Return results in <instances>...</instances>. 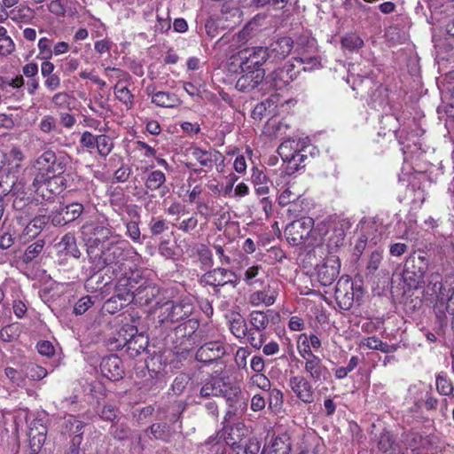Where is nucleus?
<instances>
[{
    "label": "nucleus",
    "mask_w": 454,
    "mask_h": 454,
    "mask_svg": "<svg viewBox=\"0 0 454 454\" xmlns=\"http://www.w3.org/2000/svg\"><path fill=\"white\" fill-rule=\"evenodd\" d=\"M100 371L104 377L113 381L121 380L124 374L122 362L116 355L104 357L100 364Z\"/></svg>",
    "instance_id": "21"
},
{
    "label": "nucleus",
    "mask_w": 454,
    "mask_h": 454,
    "mask_svg": "<svg viewBox=\"0 0 454 454\" xmlns=\"http://www.w3.org/2000/svg\"><path fill=\"white\" fill-rule=\"evenodd\" d=\"M56 128V119L51 115H44L39 123V129L43 133H50Z\"/></svg>",
    "instance_id": "63"
},
{
    "label": "nucleus",
    "mask_w": 454,
    "mask_h": 454,
    "mask_svg": "<svg viewBox=\"0 0 454 454\" xmlns=\"http://www.w3.org/2000/svg\"><path fill=\"white\" fill-rule=\"evenodd\" d=\"M288 386L294 395L303 403L310 404L315 401V390L312 381L302 375H294L288 380Z\"/></svg>",
    "instance_id": "13"
},
{
    "label": "nucleus",
    "mask_w": 454,
    "mask_h": 454,
    "mask_svg": "<svg viewBox=\"0 0 454 454\" xmlns=\"http://www.w3.org/2000/svg\"><path fill=\"white\" fill-rule=\"evenodd\" d=\"M359 228L361 236L359 237L357 248H364L367 243L376 245L385 232V226L382 222L374 218L361 221Z\"/></svg>",
    "instance_id": "9"
},
{
    "label": "nucleus",
    "mask_w": 454,
    "mask_h": 454,
    "mask_svg": "<svg viewBox=\"0 0 454 454\" xmlns=\"http://www.w3.org/2000/svg\"><path fill=\"white\" fill-rule=\"evenodd\" d=\"M166 182V176L160 170H153L149 173L145 180V187L151 191L160 189Z\"/></svg>",
    "instance_id": "35"
},
{
    "label": "nucleus",
    "mask_w": 454,
    "mask_h": 454,
    "mask_svg": "<svg viewBox=\"0 0 454 454\" xmlns=\"http://www.w3.org/2000/svg\"><path fill=\"white\" fill-rule=\"evenodd\" d=\"M4 373L16 387H24L26 386V376L21 372H19L12 367H7L4 370Z\"/></svg>",
    "instance_id": "48"
},
{
    "label": "nucleus",
    "mask_w": 454,
    "mask_h": 454,
    "mask_svg": "<svg viewBox=\"0 0 454 454\" xmlns=\"http://www.w3.org/2000/svg\"><path fill=\"white\" fill-rule=\"evenodd\" d=\"M36 175L33 180L35 193L43 200H50L57 193L51 188L54 178L63 173L64 168L52 151H45L35 161Z\"/></svg>",
    "instance_id": "3"
},
{
    "label": "nucleus",
    "mask_w": 454,
    "mask_h": 454,
    "mask_svg": "<svg viewBox=\"0 0 454 454\" xmlns=\"http://www.w3.org/2000/svg\"><path fill=\"white\" fill-rule=\"evenodd\" d=\"M340 262L338 256L330 254L317 266V276L320 284L324 286H331L340 273Z\"/></svg>",
    "instance_id": "14"
},
{
    "label": "nucleus",
    "mask_w": 454,
    "mask_h": 454,
    "mask_svg": "<svg viewBox=\"0 0 454 454\" xmlns=\"http://www.w3.org/2000/svg\"><path fill=\"white\" fill-rule=\"evenodd\" d=\"M193 309L194 306L192 300L188 297L182 299L176 303L174 301H168L161 306L159 318L162 323L177 322L192 315Z\"/></svg>",
    "instance_id": "6"
},
{
    "label": "nucleus",
    "mask_w": 454,
    "mask_h": 454,
    "mask_svg": "<svg viewBox=\"0 0 454 454\" xmlns=\"http://www.w3.org/2000/svg\"><path fill=\"white\" fill-rule=\"evenodd\" d=\"M436 388L441 395H449L453 391L451 382L445 375L439 374L436 378Z\"/></svg>",
    "instance_id": "55"
},
{
    "label": "nucleus",
    "mask_w": 454,
    "mask_h": 454,
    "mask_svg": "<svg viewBox=\"0 0 454 454\" xmlns=\"http://www.w3.org/2000/svg\"><path fill=\"white\" fill-rule=\"evenodd\" d=\"M93 301L91 300V297L87 295L82 297L78 301L75 303L74 307V312L76 315H82L84 314L92 305Z\"/></svg>",
    "instance_id": "59"
},
{
    "label": "nucleus",
    "mask_w": 454,
    "mask_h": 454,
    "mask_svg": "<svg viewBox=\"0 0 454 454\" xmlns=\"http://www.w3.org/2000/svg\"><path fill=\"white\" fill-rule=\"evenodd\" d=\"M270 448L274 454H288L291 450L289 436L284 434L273 437L270 442Z\"/></svg>",
    "instance_id": "29"
},
{
    "label": "nucleus",
    "mask_w": 454,
    "mask_h": 454,
    "mask_svg": "<svg viewBox=\"0 0 454 454\" xmlns=\"http://www.w3.org/2000/svg\"><path fill=\"white\" fill-rule=\"evenodd\" d=\"M33 206L34 204L30 203V205L25 207L23 210L17 211L18 214L16 215L19 223L25 226L23 235L27 236L28 239L36 237L48 223V218L45 215H37L32 218Z\"/></svg>",
    "instance_id": "8"
},
{
    "label": "nucleus",
    "mask_w": 454,
    "mask_h": 454,
    "mask_svg": "<svg viewBox=\"0 0 454 454\" xmlns=\"http://www.w3.org/2000/svg\"><path fill=\"white\" fill-rule=\"evenodd\" d=\"M224 354L223 345L218 341L207 342L197 351V358L204 362H211L220 358Z\"/></svg>",
    "instance_id": "24"
},
{
    "label": "nucleus",
    "mask_w": 454,
    "mask_h": 454,
    "mask_svg": "<svg viewBox=\"0 0 454 454\" xmlns=\"http://www.w3.org/2000/svg\"><path fill=\"white\" fill-rule=\"evenodd\" d=\"M319 227L314 229V220L309 216H303L294 220L285 229V235L290 244L298 246L303 243L310 244L317 241L314 237L315 232Z\"/></svg>",
    "instance_id": "5"
},
{
    "label": "nucleus",
    "mask_w": 454,
    "mask_h": 454,
    "mask_svg": "<svg viewBox=\"0 0 454 454\" xmlns=\"http://www.w3.org/2000/svg\"><path fill=\"white\" fill-rule=\"evenodd\" d=\"M241 75L237 80L236 89L241 92H250L262 83L265 78L264 69L240 70Z\"/></svg>",
    "instance_id": "18"
},
{
    "label": "nucleus",
    "mask_w": 454,
    "mask_h": 454,
    "mask_svg": "<svg viewBox=\"0 0 454 454\" xmlns=\"http://www.w3.org/2000/svg\"><path fill=\"white\" fill-rule=\"evenodd\" d=\"M39 58L44 60L51 59L52 58V48L51 41L47 37H43L38 42Z\"/></svg>",
    "instance_id": "53"
},
{
    "label": "nucleus",
    "mask_w": 454,
    "mask_h": 454,
    "mask_svg": "<svg viewBox=\"0 0 454 454\" xmlns=\"http://www.w3.org/2000/svg\"><path fill=\"white\" fill-rule=\"evenodd\" d=\"M46 440V429L43 427L42 431L30 429L29 432V453L38 454Z\"/></svg>",
    "instance_id": "28"
},
{
    "label": "nucleus",
    "mask_w": 454,
    "mask_h": 454,
    "mask_svg": "<svg viewBox=\"0 0 454 454\" xmlns=\"http://www.w3.org/2000/svg\"><path fill=\"white\" fill-rule=\"evenodd\" d=\"M33 184L29 186L27 185L26 174L23 173L20 176H16L13 172V188H12V195L14 197L12 205L16 211H21L31 202L28 201L29 197L27 194L35 192Z\"/></svg>",
    "instance_id": "11"
},
{
    "label": "nucleus",
    "mask_w": 454,
    "mask_h": 454,
    "mask_svg": "<svg viewBox=\"0 0 454 454\" xmlns=\"http://www.w3.org/2000/svg\"><path fill=\"white\" fill-rule=\"evenodd\" d=\"M115 293L116 294L109 298L103 306L104 310L110 314L116 313L117 311L121 309L126 303L123 300H121L118 297L117 286H115Z\"/></svg>",
    "instance_id": "45"
},
{
    "label": "nucleus",
    "mask_w": 454,
    "mask_h": 454,
    "mask_svg": "<svg viewBox=\"0 0 454 454\" xmlns=\"http://www.w3.org/2000/svg\"><path fill=\"white\" fill-rule=\"evenodd\" d=\"M267 392L269 409L275 412L280 411L284 403V395L282 391L278 388H270Z\"/></svg>",
    "instance_id": "36"
},
{
    "label": "nucleus",
    "mask_w": 454,
    "mask_h": 454,
    "mask_svg": "<svg viewBox=\"0 0 454 454\" xmlns=\"http://www.w3.org/2000/svg\"><path fill=\"white\" fill-rule=\"evenodd\" d=\"M348 288L352 289V283L348 279H340L335 286V296L337 300L348 298L353 299V293L346 292Z\"/></svg>",
    "instance_id": "51"
},
{
    "label": "nucleus",
    "mask_w": 454,
    "mask_h": 454,
    "mask_svg": "<svg viewBox=\"0 0 454 454\" xmlns=\"http://www.w3.org/2000/svg\"><path fill=\"white\" fill-rule=\"evenodd\" d=\"M251 179L258 195L264 196L269 193L270 182L262 170L254 168Z\"/></svg>",
    "instance_id": "27"
},
{
    "label": "nucleus",
    "mask_w": 454,
    "mask_h": 454,
    "mask_svg": "<svg viewBox=\"0 0 454 454\" xmlns=\"http://www.w3.org/2000/svg\"><path fill=\"white\" fill-rule=\"evenodd\" d=\"M15 49V44L12 39L7 35L0 38V55L1 56H8L10 55Z\"/></svg>",
    "instance_id": "62"
},
{
    "label": "nucleus",
    "mask_w": 454,
    "mask_h": 454,
    "mask_svg": "<svg viewBox=\"0 0 454 454\" xmlns=\"http://www.w3.org/2000/svg\"><path fill=\"white\" fill-rule=\"evenodd\" d=\"M137 333L136 326L130 324L123 325L117 333V341L122 342L125 347L134 335Z\"/></svg>",
    "instance_id": "44"
},
{
    "label": "nucleus",
    "mask_w": 454,
    "mask_h": 454,
    "mask_svg": "<svg viewBox=\"0 0 454 454\" xmlns=\"http://www.w3.org/2000/svg\"><path fill=\"white\" fill-rule=\"evenodd\" d=\"M222 381L219 379H211L206 382L200 388V395L201 397L219 396L223 395Z\"/></svg>",
    "instance_id": "31"
},
{
    "label": "nucleus",
    "mask_w": 454,
    "mask_h": 454,
    "mask_svg": "<svg viewBox=\"0 0 454 454\" xmlns=\"http://www.w3.org/2000/svg\"><path fill=\"white\" fill-rule=\"evenodd\" d=\"M59 246L75 258H79L80 251L76 247L75 238L72 234H66L59 242Z\"/></svg>",
    "instance_id": "41"
},
{
    "label": "nucleus",
    "mask_w": 454,
    "mask_h": 454,
    "mask_svg": "<svg viewBox=\"0 0 454 454\" xmlns=\"http://www.w3.org/2000/svg\"><path fill=\"white\" fill-rule=\"evenodd\" d=\"M201 280L208 286H223L231 285L235 288L239 285L240 278L232 270L224 268H215L205 273Z\"/></svg>",
    "instance_id": "12"
},
{
    "label": "nucleus",
    "mask_w": 454,
    "mask_h": 454,
    "mask_svg": "<svg viewBox=\"0 0 454 454\" xmlns=\"http://www.w3.org/2000/svg\"><path fill=\"white\" fill-rule=\"evenodd\" d=\"M300 140H285L278 148V153L286 164L285 172L292 175L297 171L307 159V146Z\"/></svg>",
    "instance_id": "4"
},
{
    "label": "nucleus",
    "mask_w": 454,
    "mask_h": 454,
    "mask_svg": "<svg viewBox=\"0 0 454 454\" xmlns=\"http://www.w3.org/2000/svg\"><path fill=\"white\" fill-rule=\"evenodd\" d=\"M282 127L283 125L276 120H270L264 127L263 133L270 137H278Z\"/></svg>",
    "instance_id": "60"
},
{
    "label": "nucleus",
    "mask_w": 454,
    "mask_h": 454,
    "mask_svg": "<svg viewBox=\"0 0 454 454\" xmlns=\"http://www.w3.org/2000/svg\"><path fill=\"white\" fill-rule=\"evenodd\" d=\"M82 204L78 202L68 204L53 213L51 223L54 226L65 225L76 220L82 215Z\"/></svg>",
    "instance_id": "20"
},
{
    "label": "nucleus",
    "mask_w": 454,
    "mask_h": 454,
    "mask_svg": "<svg viewBox=\"0 0 454 454\" xmlns=\"http://www.w3.org/2000/svg\"><path fill=\"white\" fill-rule=\"evenodd\" d=\"M278 296V286L276 283H270L262 290L252 292L248 295V303L253 307L273 305Z\"/></svg>",
    "instance_id": "17"
},
{
    "label": "nucleus",
    "mask_w": 454,
    "mask_h": 454,
    "mask_svg": "<svg viewBox=\"0 0 454 454\" xmlns=\"http://www.w3.org/2000/svg\"><path fill=\"white\" fill-rule=\"evenodd\" d=\"M249 321L253 326V330L263 333L269 325V317L263 311L254 310L249 315Z\"/></svg>",
    "instance_id": "33"
},
{
    "label": "nucleus",
    "mask_w": 454,
    "mask_h": 454,
    "mask_svg": "<svg viewBox=\"0 0 454 454\" xmlns=\"http://www.w3.org/2000/svg\"><path fill=\"white\" fill-rule=\"evenodd\" d=\"M47 373L46 369L35 364H29L25 368V376L33 380L43 379Z\"/></svg>",
    "instance_id": "47"
},
{
    "label": "nucleus",
    "mask_w": 454,
    "mask_h": 454,
    "mask_svg": "<svg viewBox=\"0 0 454 454\" xmlns=\"http://www.w3.org/2000/svg\"><path fill=\"white\" fill-rule=\"evenodd\" d=\"M98 136H94L90 131H84L80 138V144L87 148L93 149L97 146Z\"/></svg>",
    "instance_id": "64"
},
{
    "label": "nucleus",
    "mask_w": 454,
    "mask_h": 454,
    "mask_svg": "<svg viewBox=\"0 0 454 454\" xmlns=\"http://www.w3.org/2000/svg\"><path fill=\"white\" fill-rule=\"evenodd\" d=\"M341 45L348 51L358 50L364 45V41L355 34L346 35L341 39Z\"/></svg>",
    "instance_id": "50"
},
{
    "label": "nucleus",
    "mask_w": 454,
    "mask_h": 454,
    "mask_svg": "<svg viewBox=\"0 0 454 454\" xmlns=\"http://www.w3.org/2000/svg\"><path fill=\"white\" fill-rule=\"evenodd\" d=\"M114 94L116 98L123 103L128 109L133 106V95L126 86H122L120 83L116 84L114 88Z\"/></svg>",
    "instance_id": "42"
},
{
    "label": "nucleus",
    "mask_w": 454,
    "mask_h": 454,
    "mask_svg": "<svg viewBox=\"0 0 454 454\" xmlns=\"http://www.w3.org/2000/svg\"><path fill=\"white\" fill-rule=\"evenodd\" d=\"M126 234L134 241L137 243H141L140 236V229L137 221H129L126 223Z\"/></svg>",
    "instance_id": "57"
},
{
    "label": "nucleus",
    "mask_w": 454,
    "mask_h": 454,
    "mask_svg": "<svg viewBox=\"0 0 454 454\" xmlns=\"http://www.w3.org/2000/svg\"><path fill=\"white\" fill-rule=\"evenodd\" d=\"M261 271H262L261 265H252L245 270L243 280L247 286H253L259 282L260 279L256 278L260 276Z\"/></svg>",
    "instance_id": "49"
},
{
    "label": "nucleus",
    "mask_w": 454,
    "mask_h": 454,
    "mask_svg": "<svg viewBox=\"0 0 454 454\" xmlns=\"http://www.w3.org/2000/svg\"><path fill=\"white\" fill-rule=\"evenodd\" d=\"M71 99L72 98L67 93L59 92L52 97L51 101L55 107L70 109Z\"/></svg>",
    "instance_id": "56"
},
{
    "label": "nucleus",
    "mask_w": 454,
    "mask_h": 454,
    "mask_svg": "<svg viewBox=\"0 0 454 454\" xmlns=\"http://www.w3.org/2000/svg\"><path fill=\"white\" fill-rule=\"evenodd\" d=\"M148 345L147 337L143 333H136L132 339L128 341L125 346L126 350L130 353V356H137L142 351L145 350Z\"/></svg>",
    "instance_id": "30"
},
{
    "label": "nucleus",
    "mask_w": 454,
    "mask_h": 454,
    "mask_svg": "<svg viewBox=\"0 0 454 454\" xmlns=\"http://www.w3.org/2000/svg\"><path fill=\"white\" fill-rule=\"evenodd\" d=\"M149 228L153 235H160L168 230V225L166 220L153 217L150 221Z\"/></svg>",
    "instance_id": "54"
},
{
    "label": "nucleus",
    "mask_w": 454,
    "mask_h": 454,
    "mask_svg": "<svg viewBox=\"0 0 454 454\" xmlns=\"http://www.w3.org/2000/svg\"><path fill=\"white\" fill-rule=\"evenodd\" d=\"M249 434L248 428L243 422H236L225 428L224 440L231 447L239 446L242 440Z\"/></svg>",
    "instance_id": "23"
},
{
    "label": "nucleus",
    "mask_w": 454,
    "mask_h": 454,
    "mask_svg": "<svg viewBox=\"0 0 454 454\" xmlns=\"http://www.w3.org/2000/svg\"><path fill=\"white\" fill-rule=\"evenodd\" d=\"M198 225V219L196 215H192L187 219H184L177 226V229L183 232L189 233L195 230Z\"/></svg>",
    "instance_id": "61"
},
{
    "label": "nucleus",
    "mask_w": 454,
    "mask_h": 454,
    "mask_svg": "<svg viewBox=\"0 0 454 454\" xmlns=\"http://www.w3.org/2000/svg\"><path fill=\"white\" fill-rule=\"evenodd\" d=\"M296 74L297 72L294 71V66L287 63L269 74L266 77V82L275 90H282L296 78Z\"/></svg>",
    "instance_id": "16"
},
{
    "label": "nucleus",
    "mask_w": 454,
    "mask_h": 454,
    "mask_svg": "<svg viewBox=\"0 0 454 454\" xmlns=\"http://www.w3.org/2000/svg\"><path fill=\"white\" fill-rule=\"evenodd\" d=\"M23 160L24 154L19 147L13 146L7 153L0 152V169L14 172L13 170L20 168Z\"/></svg>",
    "instance_id": "22"
},
{
    "label": "nucleus",
    "mask_w": 454,
    "mask_h": 454,
    "mask_svg": "<svg viewBox=\"0 0 454 454\" xmlns=\"http://www.w3.org/2000/svg\"><path fill=\"white\" fill-rule=\"evenodd\" d=\"M230 329L237 338H243L247 333V323L239 315L231 321Z\"/></svg>",
    "instance_id": "43"
},
{
    "label": "nucleus",
    "mask_w": 454,
    "mask_h": 454,
    "mask_svg": "<svg viewBox=\"0 0 454 454\" xmlns=\"http://www.w3.org/2000/svg\"><path fill=\"white\" fill-rule=\"evenodd\" d=\"M82 233L90 254H95V249L100 250L94 269L97 271L106 266H112L113 273L118 280L120 277L124 276L125 272H129V269H132L128 265V262L136 266L141 261V256L137 250L107 226L86 224L82 226Z\"/></svg>",
    "instance_id": "1"
},
{
    "label": "nucleus",
    "mask_w": 454,
    "mask_h": 454,
    "mask_svg": "<svg viewBox=\"0 0 454 454\" xmlns=\"http://www.w3.org/2000/svg\"><path fill=\"white\" fill-rule=\"evenodd\" d=\"M297 349H298L299 355L301 356V357L302 359L315 356V354L312 353V350L310 348L309 335H307L306 333H301L299 335Z\"/></svg>",
    "instance_id": "46"
},
{
    "label": "nucleus",
    "mask_w": 454,
    "mask_h": 454,
    "mask_svg": "<svg viewBox=\"0 0 454 454\" xmlns=\"http://www.w3.org/2000/svg\"><path fill=\"white\" fill-rule=\"evenodd\" d=\"M301 194L294 191V184H289L285 188L278 196V204L282 207L287 206L288 204L299 200Z\"/></svg>",
    "instance_id": "38"
},
{
    "label": "nucleus",
    "mask_w": 454,
    "mask_h": 454,
    "mask_svg": "<svg viewBox=\"0 0 454 454\" xmlns=\"http://www.w3.org/2000/svg\"><path fill=\"white\" fill-rule=\"evenodd\" d=\"M439 286L434 309L438 319L443 320L447 313L454 316V278L446 279L443 283H439Z\"/></svg>",
    "instance_id": "7"
},
{
    "label": "nucleus",
    "mask_w": 454,
    "mask_h": 454,
    "mask_svg": "<svg viewBox=\"0 0 454 454\" xmlns=\"http://www.w3.org/2000/svg\"><path fill=\"white\" fill-rule=\"evenodd\" d=\"M345 232L342 228H334L332 234L328 238L327 247L330 251V254H333V251L344 243Z\"/></svg>",
    "instance_id": "39"
},
{
    "label": "nucleus",
    "mask_w": 454,
    "mask_h": 454,
    "mask_svg": "<svg viewBox=\"0 0 454 454\" xmlns=\"http://www.w3.org/2000/svg\"><path fill=\"white\" fill-rule=\"evenodd\" d=\"M13 188V172H7L6 175L0 176V198L12 194Z\"/></svg>",
    "instance_id": "52"
},
{
    "label": "nucleus",
    "mask_w": 454,
    "mask_h": 454,
    "mask_svg": "<svg viewBox=\"0 0 454 454\" xmlns=\"http://www.w3.org/2000/svg\"><path fill=\"white\" fill-rule=\"evenodd\" d=\"M189 155L197 160L202 167H210L213 162L212 153L210 151L200 149L197 146L190 147Z\"/></svg>",
    "instance_id": "32"
},
{
    "label": "nucleus",
    "mask_w": 454,
    "mask_h": 454,
    "mask_svg": "<svg viewBox=\"0 0 454 454\" xmlns=\"http://www.w3.org/2000/svg\"><path fill=\"white\" fill-rule=\"evenodd\" d=\"M303 370L309 380L317 383H324L330 378V371L317 356H312L303 359Z\"/></svg>",
    "instance_id": "15"
},
{
    "label": "nucleus",
    "mask_w": 454,
    "mask_h": 454,
    "mask_svg": "<svg viewBox=\"0 0 454 454\" xmlns=\"http://www.w3.org/2000/svg\"><path fill=\"white\" fill-rule=\"evenodd\" d=\"M152 103L157 106L173 108L180 105L178 97L167 91H157L151 94Z\"/></svg>",
    "instance_id": "26"
},
{
    "label": "nucleus",
    "mask_w": 454,
    "mask_h": 454,
    "mask_svg": "<svg viewBox=\"0 0 454 454\" xmlns=\"http://www.w3.org/2000/svg\"><path fill=\"white\" fill-rule=\"evenodd\" d=\"M117 290L121 300L141 306L148 305L160 293L159 287L145 278L144 270L138 268L129 269L119 278Z\"/></svg>",
    "instance_id": "2"
},
{
    "label": "nucleus",
    "mask_w": 454,
    "mask_h": 454,
    "mask_svg": "<svg viewBox=\"0 0 454 454\" xmlns=\"http://www.w3.org/2000/svg\"><path fill=\"white\" fill-rule=\"evenodd\" d=\"M96 148L98 154L106 158L112 152L114 148V142L110 137L106 135H99L98 136Z\"/></svg>",
    "instance_id": "40"
},
{
    "label": "nucleus",
    "mask_w": 454,
    "mask_h": 454,
    "mask_svg": "<svg viewBox=\"0 0 454 454\" xmlns=\"http://www.w3.org/2000/svg\"><path fill=\"white\" fill-rule=\"evenodd\" d=\"M363 345L370 349L380 350L383 353H391L396 350V347L395 345H388L375 336L364 339Z\"/></svg>",
    "instance_id": "34"
},
{
    "label": "nucleus",
    "mask_w": 454,
    "mask_h": 454,
    "mask_svg": "<svg viewBox=\"0 0 454 454\" xmlns=\"http://www.w3.org/2000/svg\"><path fill=\"white\" fill-rule=\"evenodd\" d=\"M270 380L262 372L254 373L247 381V387L250 389L257 387L263 391H268L270 388Z\"/></svg>",
    "instance_id": "37"
},
{
    "label": "nucleus",
    "mask_w": 454,
    "mask_h": 454,
    "mask_svg": "<svg viewBox=\"0 0 454 454\" xmlns=\"http://www.w3.org/2000/svg\"><path fill=\"white\" fill-rule=\"evenodd\" d=\"M294 41L290 37H281L273 41L266 49L268 60L278 62L285 59L292 51Z\"/></svg>",
    "instance_id": "19"
},
{
    "label": "nucleus",
    "mask_w": 454,
    "mask_h": 454,
    "mask_svg": "<svg viewBox=\"0 0 454 454\" xmlns=\"http://www.w3.org/2000/svg\"><path fill=\"white\" fill-rule=\"evenodd\" d=\"M426 270L427 262L423 256H419L417 259L415 257L411 258L405 265V273H411L413 281L417 283L423 279Z\"/></svg>",
    "instance_id": "25"
},
{
    "label": "nucleus",
    "mask_w": 454,
    "mask_h": 454,
    "mask_svg": "<svg viewBox=\"0 0 454 454\" xmlns=\"http://www.w3.org/2000/svg\"><path fill=\"white\" fill-rule=\"evenodd\" d=\"M256 331L250 329L247 330V339L251 346H253L255 348H260L262 347L263 342L265 341V334L261 332H257V334L255 333Z\"/></svg>",
    "instance_id": "58"
},
{
    "label": "nucleus",
    "mask_w": 454,
    "mask_h": 454,
    "mask_svg": "<svg viewBox=\"0 0 454 454\" xmlns=\"http://www.w3.org/2000/svg\"><path fill=\"white\" fill-rule=\"evenodd\" d=\"M268 53L263 47H252L239 51L237 59L240 70L263 69L262 65L268 60Z\"/></svg>",
    "instance_id": "10"
}]
</instances>
